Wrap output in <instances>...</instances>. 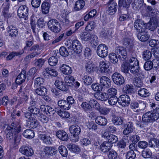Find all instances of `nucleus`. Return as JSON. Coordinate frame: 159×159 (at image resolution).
Returning <instances> with one entry per match:
<instances>
[{
	"label": "nucleus",
	"mask_w": 159,
	"mask_h": 159,
	"mask_svg": "<svg viewBox=\"0 0 159 159\" xmlns=\"http://www.w3.org/2000/svg\"><path fill=\"white\" fill-rule=\"evenodd\" d=\"M21 130V127L12 122L10 125H8L5 130L7 139H13L15 144L18 143L20 141L21 135L19 133Z\"/></svg>",
	"instance_id": "obj_1"
},
{
	"label": "nucleus",
	"mask_w": 159,
	"mask_h": 159,
	"mask_svg": "<svg viewBox=\"0 0 159 159\" xmlns=\"http://www.w3.org/2000/svg\"><path fill=\"white\" fill-rule=\"evenodd\" d=\"M48 28L52 32L58 33L61 29V25L58 21L55 19L49 20L47 23Z\"/></svg>",
	"instance_id": "obj_2"
},
{
	"label": "nucleus",
	"mask_w": 159,
	"mask_h": 159,
	"mask_svg": "<svg viewBox=\"0 0 159 159\" xmlns=\"http://www.w3.org/2000/svg\"><path fill=\"white\" fill-rule=\"evenodd\" d=\"M96 52L99 57L104 58L106 57L108 54V48L105 44H101L98 46Z\"/></svg>",
	"instance_id": "obj_3"
},
{
	"label": "nucleus",
	"mask_w": 159,
	"mask_h": 159,
	"mask_svg": "<svg viewBox=\"0 0 159 159\" xmlns=\"http://www.w3.org/2000/svg\"><path fill=\"white\" fill-rule=\"evenodd\" d=\"M134 29L137 33L143 32L145 30H147L144 21L141 19H138L136 20L134 22Z\"/></svg>",
	"instance_id": "obj_4"
},
{
	"label": "nucleus",
	"mask_w": 159,
	"mask_h": 159,
	"mask_svg": "<svg viewBox=\"0 0 159 159\" xmlns=\"http://www.w3.org/2000/svg\"><path fill=\"white\" fill-rule=\"evenodd\" d=\"M19 152L22 154L27 157H30L34 154L31 147L28 144L24 145L19 148Z\"/></svg>",
	"instance_id": "obj_5"
},
{
	"label": "nucleus",
	"mask_w": 159,
	"mask_h": 159,
	"mask_svg": "<svg viewBox=\"0 0 159 159\" xmlns=\"http://www.w3.org/2000/svg\"><path fill=\"white\" fill-rule=\"evenodd\" d=\"M111 78L114 83L118 85H121L125 83L124 77L119 73H115L112 75Z\"/></svg>",
	"instance_id": "obj_6"
},
{
	"label": "nucleus",
	"mask_w": 159,
	"mask_h": 159,
	"mask_svg": "<svg viewBox=\"0 0 159 159\" xmlns=\"http://www.w3.org/2000/svg\"><path fill=\"white\" fill-rule=\"evenodd\" d=\"M115 53L118 55V57L121 60L125 59L127 57L126 49L122 46H118L115 48Z\"/></svg>",
	"instance_id": "obj_7"
},
{
	"label": "nucleus",
	"mask_w": 159,
	"mask_h": 159,
	"mask_svg": "<svg viewBox=\"0 0 159 159\" xmlns=\"http://www.w3.org/2000/svg\"><path fill=\"white\" fill-rule=\"evenodd\" d=\"M80 106L83 110L88 113V116L92 118L93 117L94 112L92 111V108L90 107L89 103L84 102L82 103Z\"/></svg>",
	"instance_id": "obj_8"
},
{
	"label": "nucleus",
	"mask_w": 159,
	"mask_h": 159,
	"mask_svg": "<svg viewBox=\"0 0 159 159\" xmlns=\"http://www.w3.org/2000/svg\"><path fill=\"white\" fill-rule=\"evenodd\" d=\"M130 99L127 95H122L119 98L118 104L122 107H126L130 104Z\"/></svg>",
	"instance_id": "obj_9"
},
{
	"label": "nucleus",
	"mask_w": 159,
	"mask_h": 159,
	"mask_svg": "<svg viewBox=\"0 0 159 159\" xmlns=\"http://www.w3.org/2000/svg\"><path fill=\"white\" fill-rule=\"evenodd\" d=\"M28 9L25 5L20 6L17 10L18 16L20 18L26 17L28 16Z\"/></svg>",
	"instance_id": "obj_10"
},
{
	"label": "nucleus",
	"mask_w": 159,
	"mask_h": 159,
	"mask_svg": "<svg viewBox=\"0 0 159 159\" xmlns=\"http://www.w3.org/2000/svg\"><path fill=\"white\" fill-rule=\"evenodd\" d=\"M72 47L74 52L76 53L79 54L82 51V45L77 39H74L72 41Z\"/></svg>",
	"instance_id": "obj_11"
},
{
	"label": "nucleus",
	"mask_w": 159,
	"mask_h": 159,
	"mask_svg": "<svg viewBox=\"0 0 159 159\" xmlns=\"http://www.w3.org/2000/svg\"><path fill=\"white\" fill-rule=\"evenodd\" d=\"M157 120L154 114L150 111L147 112L144 114L142 117V121L144 123L152 122Z\"/></svg>",
	"instance_id": "obj_12"
},
{
	"label": "nucleus",
	"mask_w": 159,
	"mask_h": 159,
	"mask_svg": "<svg viewBox=\"0 0 159 159\" xmlns=\"http://www.w3.org/2000/svg\"><path fill=\"white\" fill-rule=\"evenodd\" d=\"M108 4L107 12L109 14H114L117 11V4L114 0H110L108 3Z\"/></svg>",
	"instance_id": "obj_13"
},
{
	"label": "nucleus",
	"mask_w": 159,
	"mask_h": 159,
	"mask_svg": "<svg viewBox=\"0 0 159 159\" xmlns=\"http://www.w3.org/2000/svg\"><path fill=\"white\" fill-rule=\"evenodd\" d=\"M124 126L125 129L123 131V134L125 135L131 133L134 129V124L131 122L127 123Z\"/></svg>",
	"instance_id": "obj_14"
},
{
	"label": "nucleus",
	"mask_w": 159,
	"mask_h": 159,
	"mask_svg": "<svg viewBox=\"0 0 159 159\" xmlns=\"http://www.w3.org/2000/svg\"><path fill=\"white\" fill-rule=\"evenodd\" d=\"M54 84L57 88L63 92L66 91L68 89V86L66 83L61 80H56Z\"/></svg>",
	"instance_id": "obj_15"
},
{
	"label": "nucleus",
	"mask_w": 159,
	"mask_h": 159,
	"mask_svg": "<svg viewBox=\"0 0 159 159\" xmlns=\"http://www.w3.org/2000/svg\"><path fill=\"white\" fill-rule=\"evenodd\" d=\"M40 109L42 111L45 112L50 116L53 115L57 111L49 106L45 105L40 106Z\"/></svg>",
	"instance_id": "obj_16"
},
{
	"label": "nucleus",
	"mask_w": 159,
	"mask_h": 159,
	"mask_svg": "<svg viewBox=\"0 0 159 159\" xmlns=\"http://www.w3.org/2000/svg\"><path fill=\"white\" fill-rule=\"evenodd\" d=\"M102 137L107 139V142L111 144V145H112V144L117 142L118 140V138L116 136L113 134L109 135L107 133H105L102 134Z\"/></svg>",
	"instance_id": "obj_17"
},
{
	"label": "nucleus",
	"mask_w": 159,
	"mask_h": 159,
	"mask_svg": "<svg viewBox=\"0 0 159 159\" xmlns=\"http://www.w3.org/2000/svg\"><path fill=\"white\" fill-rule=\"evenodd\" d=\"M147 30H145L143 32H140L137 33V37L138 39L140 41L145 42L148 40L150 37Z\"/></svg>",
	"instance_id": "obj_18"
},
{
	"label": "nucleus",
	"mask_w": 159,
	"mask_h": 159,
	"mask_svg": "<svg viewBox=\"0 0 159 159\" xmlns=\"http://www.w3.org/2000/svg\"><path fill=\"white\" fill-rule=\"evenodd\" d=\"M134 79V85L138 88H141L143 86V84L142 79L144 78V76L143 72H140Z\"/></svg>",
	"instance_id": "obj_19"
},
{
	"label": "nucleus",
	"mask_w": 159,
	"mask_h": 159,
	"mask_svg": "<svg viewBox=\"0 0 159 159\" xmlns=\"http://www.w3.org/2000/svg\"><path fill=\"white\" fill-rule=\"evenodd\" d=\"M56 136L60 140L67 141L69 137L67 133L63 130H59L56 133Z\"/></svg>",
	"instance_id": "obj_20"
},
{
	"label": "nucleus",
	"mask_w": 159,
	"mask_h": 159,
	"mask_svg": "<svg viewBox=\"0 0 159 159\" xmlns=\"http://www.w3.org/2000/svg\"><path fill=\"white\" fill-rule=\"evenodd\" d=\"M122 43L123 45L128 49L129 52L134 50V43L133 41L130 39L127 38H124Z\"/></svg>",
	"instance_id": "obj_21"
},
{
	"label": "nucleus",
	"mask_w": 159,
	"mask_h": 159,
	"mask_svg": "<svg viewBox=\"0 0 159 159\" xmlns=\"http://www.w3.org/2000/svg\"><path fill=\"white\" fill-rule=\"evenodd\" d=\"M100 83L104 88H108L111 87V83L109 78L106 76H102L100 79Z\"/></svg>",
	"instance_id": "obj_22"
},
{
	"label": "nucleus",
	"mask_w": 159,
	"mask_h": 159,
	"mask_svg": "<svg viewBox=\"0 0 159 159\" xmlns=\"http://www.w3.org/2000/svg\"><path fill=\"white\" fill-rule=\"evenodd\" d=\"M94 96L95 98L101 101H106L109 97L107 93L100 92H96Z\"/></svg>",
	"instance_id": "obj_23"
},
{
	"label": "nucleus",
	"mask_w": 159,
	"mask_h": 159,
	"mask_svg": "<svg viewBox=\"0 0 159 159\" xmlns=\"http://www.w3.org/2000/svg\"><path fill=\"white\" fill-rule=\"evenodd\" d=\"M26 75V72L25 70L21 71L16 79V83L18 84H21L25 81Z\"/></svg>",
	"instance_id": "obj_24"
},
{
	"label": "nucleus",
	"mask_w": 159,
	"mask_h": 159,
	"mask_svg": "<svg viewBox=\"0 0 159 159\" xmlns=\"http://www.w3.org/2000/svg\"><path fill=\"white\" fill-rule=\"evenodd\" d=\"M134 50L129 51L127 55V57L129 58L128 64L129 65H133V63H135L136 62H139L136 58V55L134 52Z\"/></svg>",
	"instance_id": "obj_25"
},
{
	"label": "nucleus",
	"mask_w": 159,
	"mask_h": 159,
	"mask_svg": "<svg viewBox=\"0 0 159 159\" xmlns=\"http://www.w3.org/2000/svg\"><path fill=\"white\" fill-rule=\"evenodd\" d=\"M7 32L9 36L14 38L16 37L18 34L17 29L15 26L12 25L8 26Z\"/></svg>",
	"instance_id": "obj_26"
},
{
	"label": "nucleus",
	"mask_w": 159,
	"mask_h": 159,
	"mask_svg": "<svg viewBox=\"0 0 159 159\" xmlns=\"http://www.w3.org/2000/svg\"><path fill=\"white\" fill-rule=\"evenodd\" d=\"M43 152L46 154L52 156L57 154V150L53 147L47 146L43 149Z\"/></svg>",
	"instance_id": "obj_27"
},
{
	"label": "nucleus",
	"mask_w": 159,
	"mask_h": 159,
	"mask_svg": "<svg viewBox=\"0 0 159 159\" xmlns=\"http://www.w3.org/2000/svg\"><path fill=\"white\" fill-rule=\"evenodd\" d=\"M99 67V71L102 73L109 74L111 71L108 66L104 61L100 62Z\"/></svg>",
	"instance_id": "obj_28"
},
{
	"label": "nucleus",
	"mask_w": 159,
	"mask_h": 159,
	"mask_svg": "<svg viewBox=\"0 0 159 159\" xmlns=\"http://www.w3.org/2000/svg\"><path fill=\"white\" fill-rule=\"evenodd\" d=\"M107 141L104 142L100 146L101 151L104 153H107L111 149L112 146Z\"/></svg>",
	"instance_id": "obj_29"
},
{
	"label": "nucleus",
	"mask_w": 159,
	"mask_h": 159,
	"mask_svg": "<svg viewBox=\"0 0 159 159\" xmlns=\"http://www.w3.org/2000/svg\"><path fill=\"white\" fill-rule=\"evenodd\" d=\"M39 137L40 139L43 141L44 143L47 145L52 144V140L51 137H50L49 136L42 134H40Z\"/></svg>",
	"instance_id": "obj_30"
},
{
	"label": "nucleus",
	"mask_w": 159,
	"mask_h": 159,
	"mask_svg": "<svg viewBox=\"0 0 159 159\" xmlns=\"http://www.w3.org/2000/svg\"><path fill=\"white\" fill-rule=\"evenodd\" d=\"M149 29L151 31L155 30L158 26L157 19L155 18H152L150 19V22L147 24Z\"/></svg>",
	"instance_id": "obj_31"
},
{
	"label": "nucleus",
	"mask_w": 159,
	"mask_h": 159,
	"mask_svg": "<svg viewBox=\"0 0 159 159\" xmlns=\"http://www.w3.org/2000/svg\"><path fill=\"white\" fill-rule=\"evenodd\" d=\"M50 7L49 2L48 0L44 1L41 5V9L43 13L44 14H48L49 12Z\"/></svg>",
	"instance_id": "obj_32"
},
{
	"label": "nucleus",
	"mask_w": 159,
	"mask_h": 159,
	"mask_svg": "<svg viewBox=\"0 0 159 159\" xmlns=\"http://www.w3.org/2000/svg\"><path fill=\"white\" fill-rule=\"evenodd\" d=\"M96 123L101 126H105L107 123V119L104 117L99 116L95 119Z\"/></svg>",
	"instance_id": "obj_33"
},
{
	"label": "nucleus",
	"mask_w": 159,
	"mask_h": 159,
	"mask_svg": "<svg viewBox=\"0 0 159 159\" xmlns=\"http://www.w3.org/2000/svg\"><path fill=\"white\" fill-rule=\"evenodd\" d=\"M70 133L71 134H79L81 132L80 127L77 125H72L69 128Z\"/></svg>",
	"instance_id": "obj_34"
},
{
	"label": "nucleus",
	"mask_w": 159,
	"mask_h": 159,
	"mask_svg": "<svg viewBox=\"0 0 159 159\" xmlns=\"http://www.w3.org/2000/svg\"><path fill=\"white\" fill-rule=\"evenodd\" d=\"M85 5V2L83 0H80L77 1L74 7V10L78 11L82 9Z\"/></svg>",
	"instance_id": "obj_35"
},
{
	"label": "nucleus",
	"mask_w": 159,
	"mask_h": 159,
	"mask_svg": "<svg viewBox=\"0 0 159 159\" xmlns=\"http://www.w3.org/2000/svg\"><path fill=\"white\" fill-rule=\"evenodd\" d=\"M138 95L143 98H146L149 97L150 93L148 90L145 88H140L138 91Z\"/></svg>",
	"instance_id": "obj_36"
},
{
	"label": "nucleus",
	"mask_w": 159,
	"mask_h": 159,
	"mask_svg": "<svg viewBox=\"0 0 159 159\" xmlns=\"http://www.w3.org/2000/svg\"><path fill=\"white\" fill-rule=\"evenodd\" d=\"M131 0H119L118 5L119 7H123L129 10L130 4L132 2Z\"/></svg>",
	"instance_id": "obj_37"
},
{
	"label": "nucleus",
	"mask_w": 159,
	"mask_h": 159,
	"mask_svg": "<svg viewBox=\"0 0 159 159\" xmlns=\"http://www.w3.org/2000/svg\"><path fill=\"white\" fill-rule=\"evenodd\" d=\"M134 86L132 84H127L122 89V91L125 93L131 94L134 92Z\"/></svg>",
	"instance_id": "obj_38"
},
{
	"label": "nucleus",
	"mask_w": 159,
	"mask_h": 159,
	"mask_svg": "<svg viewBox=\"0 0 159 159\" xmlns=\"http://www.w3.org/2000/svg\"><path fill=\"white\" fill-rule=\"evenodd\" d=\"M35 92L38 95L44 96L47 94V89L44 87L41 86L37 88Z\"/></svg>",
	"instance_id": "obj_39"
},
{
	"label": "nucleus",
	"mask_w": 159,
	"mask_h": 159,
	"mask_svg": "<svg viewBox=\"0 0 159 159\" xmlns=\"http://www.w3.org/2000/svg\"><path fill=\"white\" fill-rule=\"evenodd\" d=\"M39 124V122L37 119H35V118L32 117L29 120L27 126L30 128L34 129L37 127Z\"/></svg>",
	"instance_id": "obj_40"
},
{
	"label": "nucleus",
	"mask_w": 159,
	"mask_h": 159,
	"mask_svg": "<svg viewBox=\"0 0 159 159\" xmlns=\"http://www.w3.org/2000/svg\"><path fill=\"white\" fill-rule=\"evenodd\" d=\"M86 71L89 73H91L94 70V65L91 61H88L87 62L85 66Z\"/></svg>",
	"instance_id": "obj_41"
},
{
	"label": "nucleus",
	"mask_w": 159,
	"mask_h": 159,
	"mask_svg": "<svg viewBox=\"0 0 159 159\" xmlns=\"http://www.w3.org/2000/svg\"><path fill=\"white\" fill-rule=\"evenodd\" d=\"M57 104L61 109L66 110H68L70 109L66 100L63 99L59 100L58 101Z\"/></svg>",
	"instance_id": "obj_42"
},
{
	"label": "nucleus",
	"mask_w": 159,
	"mask_h": 159,
	"mask_svg": "<svg viewBox=\"0 0 159 159\" xmlns=\"http://www.w3.org/2000/svg\"><path fill=\"white\" fill-rule=\"evenodd\" d=\"M67 147L69 151L75 153H77L80 151L79 146L75 144H68Z\"/></svg>",
	"instance_id": "obj_43"
},
{
	"label": "nucleus",
	"mask_w": 159,
	"mask_h": 159,
	"mask_svg": "<svg viewBox=\"0 0 159 159\" xmlns=\"http://www.w3.org/2000/svg\"><path fill=\"white\" fill-rule=\"evenodd\" d=\"M43 102L41 99H38L37 98H31V101L30 104V106L37 107L43 105Z\"/></svg>",
	"instance_id": "obj_44"
},
{
	"label": "nucleus",
	"mask_w": 159,
	"mask_h": 159,
	"mask_svg": "<svg viewBox=\"0 0 159 159\" xmlns=\"http://www.w3.org/2000/svg\"><path fill=\"white\" fill-rule=\"evenodd\" d=\"M60 70L64 74L68 75L72 72L71 68L66 65H63L60 67Z\"/></svg>",
	"instance_id": "obj_45"
},
{
	"label": "nucleus",
	"mask_w": 159,
	"mask_h": 159,
	"mask_svg": "<svg viewBox=\"0 0 159 159\" xmlns=\"http://www.w3.org/2000/svg\"><path fill=\"white\" fill-rule=\"evenodd\" d=\"M10 4L8 3H5L2 5L3 9L2 13L4 16L6 18H9L11 16V15L8 13L9 8Z\"/></svg>",
	"instance_id": "obj_46"
},
{
	"label": "nucleus",
	"mask_w": 159,
	"mask_h": 159,
	"mask_svg": "<svg viewBox=\"0 0 159 159\" xmlns=\"http://www.w3.org/2000/svg\"><path fill=\"white\" fill-rule=\"evenodd\" d=\"M148 145L151 148H159V139L155 138L151 139L149 141Z\"/></svg>",
	"instance_id": "obj_47"
},
{
	"label": "nucleus",
	"mask_w": 159,
	"mask_h": 159,
	"mask_svg": "<svg viewBox=\"0 0 159 159\" xmlns=\"http://www.w3.org/2000/svg\"><path fill=\"white\" fill-rule=\"evenodd\" d=\"M22 134L25 137L29 139H32L34 136L33 130L30 129H27L25 130Z\"/></svg>",
	"instance_id": "obj_48"
},
{
	"label": "nucleus",
	"mask_w": 159,
	"mask_h": 159,
	"mask_svg": "<svg viewBox=\"0 0 159 159\" xmlns=\"http://www.w3.org/2000/svg\"><path fill=\"white\" fill-rule=\"evenodd\" d=\"M133 65H130V71L133 74H136L139 70V62H136V63H133Z\"/></svg>",
	"instance_id": "obj_49"
},
{
	"label": "nucleus",
	"mask_w": 159,
	"mask_h": 159,
	"mask_svg": "<svg viewBox=\"0 0 159 159\" xmlns=\"http://www.w3.org/2000/svg\"><path fill=\"white\" fill-rule=\"evenodd\" d=\"M64 80L66 84V85L68 86H72L73 85L75 79L73 76L69 75L66 76L64 78Z\"/></svg>",
	"instance_id": "obj_50"
},
{
	"label": "nucleus",
	"mask_w": 159,
	"mask_h": 159,
	"mask_svg": "<svg viewBox=\"0 0 159 159\" xmlns=\"http://www.w3.org/2000/svg\"><path fill=\"white\" fill-rule=\"evenodd\" d=\"M152 57L151 51L149 50H146L142 52V58L145 61H148Z\"/></svg>",
	"instance_id": "obj_51"
},
{
	"label": "nucleus",
	"mask_w": 159,
	"mask_h": 159,
	"mask_svg": "<svg viewBox=\"0 0 159 159\" xmlns=\"http://www.w3.org/2000/svg\"><path fill=\"white\" fill-rule=\"evenodd\" d=\"M82 80L84 84L87 86L91 84L93 81L92 78L87 75L84 76L82 77Z\"/></svg>",
	"instance_id": "obj_52"
},
{
	"label": "nucleus",
	"mask_w": 159,
	"mask_h": 159,
	"mask_svg": "<svg viewBox=\"0 0 159 159\" xmlns=\"http://www.w3.org/2000/svg\"><path fill=\"white\" fill-rule=\"evenodd\" d=\"M45 72L52 76H56L58 75L57 71L55 69L52 68L50 67L46 68L45 71H44V72Z\"/></svg>",
	"instance_id": "obj_53"
},
{
	"label": "nucleus",
	"mask_w": 159,
	"mask_h": 159,
	"mask_svg": "<svg viewBox=\"0 0 159 159\" xmlns=\"http://www.w3.org/2000/svg\"><path fill=\"white\" fill-rule=\"evenodd\" d=\"M141 155L144 158H150L153 156L152 151L149 149L143 150L142 152Z\"/></svg>",
	"instance_id": "obj_54"
},
{
	"label": "nucleus",
	"mask_w": 159,
	"mask_h": 159,
	"mask_svg": "<svg viewBox=\"0 0 159 159\" xmlns=\"http://www.w3.org/2000/svg\"><path fill=\"white\" fill-rule=\"evenodd\" d=\"M90 107L96 110H99L101 106L99 103L95 99H91L89 101Z\"/></svg>",
	"instance_id": "obj_55"
},
{
	"label": "nucleus",
	"mask_w": 159,
	"mask_h": 159,
	"mask_svg": "<svg viewBox=\"0 0 159 159\" xmlns=\"http://www.w3.org/2000/svg\"><path fill=\"white\" fill-rule=\"evenodd\" d=\"M127 141L126 140V137L124 136L121 140L118 142L117 144V146L119 149L124 148L126 146Z\"/></svg>",
	"instance_id": "obj_56"
},
{
	"label": "nucleus",
	"mask_w": 159,
	"mask_h": 159,
	"mask_svg": "<svg viewBox=\"0 0 159 159\" xmlns=\"http://www.w3.org/2000/svg\"><path fill=\"white\" fill-rule=\"evenodd\" d=\"M130 65L128 62H124L121 65V70L122 72L125 74H129V70Z\"/></svg>",
	"instance_id": "obj_57"
},
{
	"label": "nucleus",
	"mask_w": 159,
	"mask_h": 159,
	"mask_svg": "<svg viewBox=\"0 0 159 159\" xmlns=\"http://www.w3.org/2000/svg\"><path fill=\"white\" fill-rule=\"evenodd\" d=\"M28 110L32 114L37 115L38 116L41 113L40 109L34 106H31L28 107Z\"/></svg>",
	"instance_id": "obj_58"
},
{
	"label": "nucleus",
	"mask_w": 159,
	"mask_h": 159,
	"mask_svg": "<svg viewBox=\"0 0 159 159\" xmlns=\"http://www.w3.org/2000/svg\"><path fill=\"white\" fill-rule=\"evenodd\" d=\"M108 99L109 103L112 106L115 105L117 102L118 103L119 98L116 95H112Z\"/></svg>",
	"instance_id": "obj_59"
},
{
	"label": "nucleus",
	"mask_w": 159,
	"mask_h": 159,
	"mask_svg": "<svg viewBox=\"0 0 159 159\" xmlns=\"http://www.w3.org/2000/svg\"><path fill=\"white\" fill-rule=\"evenodd\" d=\"M112 123L115 125H120L123 123V121L122 117L114 116L112 120Z\"/></svg>",
	"instance_id": "obj_60"
},
{
	"label": "nucleus",
	"mask_w": 159,
	"mask_h": 159,
	"mask_svg": "<svg viewBox=\"0 0 159 159\" xmlns=\"http://www.w3.org/2000/svg\"><path fill=\"white\" fill-rule=\"evenodd\" d=\"M91 36V34L87 32H84L82 33L80 36L81 39L85 41L89 40Z\"/></svg>",
	"instance_id": "obj_61"
},
{
	"label": "nucleus",
	"mask_w": 159,
	"mask_h": 159,
	"mask_svg": "<svg viewBox=\"0 0 159 159\" xmlns=\"http://www.w3.org/2000/svg\"><path fill=\"white\" fill-rule=\"evenodd\" d=\"M58 150L61 154L64 157H66L68 155V151L66 147L63 145L59 146Z\"/></svg>",
	"instance_id": "obj_62"
},
{
	"label": "nucleus",
	"mask_w": 159,
	"mask_h": 159,
	"mask_svg": "<svg viewBox=\"0 0 159 159\" xmlns=\"http://www.w3.org/2000/svg\"><path fill=\"white\" fill-rule=\"evenodd\" d=\"M115 53H111L109 54V57L110 61L114 64L117 63L118 60Z\"/></svg>",
	"instance_id": "obj_63"
},
{
	"label": "nucleus",
	"mask_w": 159,
	"mask_h": 159,
	"mask_svg": "<svg viewBox=\"0 0 159 159\" xmlns=\"http://www.w3.org/2000/svg\"><path fill=\"white\" fill-rule=\"evenodd\" d=\"M107 155L109 159H115L117 157V153L115 150L111 149L107 152Z\"/></svg>",
	"instance_id": "obj_64"
}]
</instances>
